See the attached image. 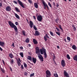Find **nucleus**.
Masks as SVG:
<instances>
[{"instance_id":"f257e3e1","label":"nucleus","mask_w":77,"mask_h":77,"mask_svg":"<svg viewBox=\"0 0 77 77\" xmlns=\"http://www.w3.org/2000/svg\"><path fill=\"white\" fill-rule=\"evenodd\" d=\"M35 53L36 54H39V56H38V58H39L41 62H43L44 61V57H42V56L40 54V50H39V48L38 47H36L35 48Z\"/></svg>"},{"instance_id":"f03ea898","label":"nucleus","mask_w":77,"mask_h":77,"mask_svg":"<svg viewBox=\"0 0 77 77\" xmlns=\"http://www.w3.org/2000/svg\"><path fill=\"white\" fill-rule=\"evenodd\" d=\"M8 24L11 27L14 29L15 32H17V33L18 32V28H17V26L14 25V23H12L11 21H9Z\"/></svg>"},{"instance_id":"7ed1b4c3","label":"nucleus","mask_w":77,"mask_h":77,"mask_svg":"<svg viewBox=\"0 0 77 77\" xmlns=\"http://www.w3.org/2000/svg\"><path fill=\"white\" fill-rule=\"evenodd\" d=\"M40 51L41 54H44V55L45 56L44 58L46 59L47 57V55L46 53V50L44 49L43 48H42V49L41 48L40 49Z\"/></svg>"},{"instance_id":"20e7f679","label":"nucleus","mask_w":77,"mask_h":77,"mask_svg":"<svg viewBox=\"0 0 77 77\" xmlns=\"http://www.w3.org/2000/svg\"><path fill=\"white\" fill-rule=\"evenodd\" d=\"M44 6V8L45 10H46V7L47 8L48 10H49V8L48 7V6L47 5V4L45 3V2H44V0H41Z\"/></svg>"},{"instance_id":"39448f33","label":"nucleus","mask_w":77,"mask_h":77,"mask_svg":"<svg viewBox=\"0 0 77 77\" xmlns=\"http://www.w3.org/2000/svg\"><path fill=\"white\" fill-rule=\"evenodd\" d=\"M46 77H50L51 75V72L49 70H47L46 71Z\"/></svg>"},{"instance_id":"423d86ee","label":"nucleus","mask_w":77,"mask_h":77,"mask_svg":"<svg viewBox=\"0 0 77 77\" xmlns=\"http://www.w3.org/2000/svg\"><path fill=\"white\" fill-rule=\"evenodd\" d=\"M17 2H18V4H19V5H20L21 6V7H22V8H25L24 6V5H23V2H21V1H20V0H18Z\"/></svg>"},{"instance_id":"0eeeda50","label":"nucleus","mask_w":77,"mask_h":77,"mask_svg":"<svg viewBox=\"0 0 77 77\" xmlns=\"http://www.w3.org/2000/svg\"><path fill=\"white\" fill-rule=\"evenodd\" d=\"M61 65H62L63 67H65V65H66V63H65V61L64 60H62L61 61Z\"/></svg>"},{"instance_id":"6e6552de","label":"nucleus","mask_w":77,"mask_h":77,"mask_svg":"<svg viewBox=\"0 0 77 77\" xmlns=\"http://www.w3.org/2000/svg\"><path fill=\"white\" fill-rule=\"evenodd\" d=\"M37 19L38 21H39V22H41V21H42V16L41 15L38 16L37 17Z\"/></svg>"},{"instance_id":"1a4fd4ad","label":"nucleus","mask_w":77,"mask_h":77,"mask_svg":"<svg viewBox=\"0 0 77 77\" xmlns=\"http://www.w3.org/2000/svg\"><path fill=\"white\" fill-rule=\"evenodd\" d=\"M34 36H39L40 35V33L38 31H36L35 33L34 34Z\"/></svg>"},{"instance_id":"9d476101","label":"nucleus","mask_w":77,"mask_h":77,"mask_svg":"<svg viewBox=\"0 0 77 77\" xmlns=\"http://www.w3.org/2000/svg\"><path fill=\"white\" fill-rule=\"evenodd\" d=\"M47 38L48 39L50 38V37H49V36H48V35H47V34H46L45 36H44V39L45 41L46 42L47 41V40H48Z\"/></svg>"},{"instance_id":"9b49d317","label":"nucleus","mask_w":77,"mask_h":77,"mask_svg":"<svg viewBox=\"0 0 77 77\" xmlns=\"http://www.w3.org/2000/svg\"><path fill=\"white\" fill-rule=\"evenodd\" d=\"M6 9L7 11H11V8L10 6H8L6 7Z\"/></svg>"},{"instance_id":"f8f14e48","label":"nucleus","mask_w":77,"mask_h":77,"mask_svg":"<svg viewBox=\"0 0 77 77\" xmlns=\"http://www.w3.org/2000/svg\"><path fill=\"white\" fill-rule=\"evenodd\" d=\"M29 27H30L31 28H32V27H33V23L32 21H29Z\"/></svg>"},{"instance_id":"ddd939ff","label":"nucleus","mask_w":77,"mask_h":77,"mask_svg":"<svg viewBox=\"0 0 77 77\" xmlns=\"http://www.w3.org/2000/svg\"><path fill=\"white\" fill-rule=\"evenodd\" d=\"M32 61L33 62L34 64L36 63V58L33 57L32 59Z\"/></svg>"},{"instance_id":"4468645a","label":"nucleus","mask_w":77,"mask_h":77,"mask_svg":"<svg viewBox=\"0 0 77 77\" xmlns=\"http://www.w3.org/2000/svg\"><path fill=\"white\" fill-rule=\"evenodd\" d=\"M5 42L0 41V45H1V46H2V47H4L5 46Z\"/></svg>"},{"instance_id":"2eb2a0df","label":"nucleus","mask_w":77,"mask_h":77,"mask_svg":"<svg viewBox=\"0 0 77 77\" xmlns=\"http://www.w3.org/2000/svg\"><path fill=\"white\" fill-rule=\"evenodd\" d=\"M33 42L34 44H38V41L35 39H33Z\"/></svg>"},{"instance_id":"dca6fc26","label":"nucleus","mask_w":77,"mask_h":77,"mask_svg":"<svg viewBox=\"0 0 77 77\" xmlns=\"http://www.w3.org/2000/svg\"><path fill=\"white\" fill-rule=\"evenodd\" d=\"M14 14L15 15V16L17 18V19H20V17H19V16H18L17 14L15 13H14Z\"/></svg>"},{"instance_id":"f3484780","label":"nucleus","mask_w":77,"mask_h":77,"mask_svg":"<svg viewBox=\"0 0 77 77\" xmlns=\"http://www.w3.org/2000/svg\"><path fill=\"white\" fill-rule=\"evenodd\" d=\"M27 59H28V60H30L31 61H32V57L31 56H28L27 57Z\"/></svg>"},{"instance_id":"a211bd4d","label":"nucleus","mask_w":77,"mask_h":77,"mask_svg":"<svg viewBox=\"0 0 77 77\" xmlns=\"http://www.w3.org/2000/svg\"><path fill=\"white\" fill-rule=\"evenodd\" d=\"M34 5V6L35 8H38V5L37 3H35Z\"/></svg>"},{"instance_id":"6ab92c4d","label":"nucleus","mask_w":77,"mask_h":77,"mask_svg":"<svg viewBox=\"0 0 77 77\" xmlns=\"http://www.w3.org/2000/svg\"><path fill=\"white\" fill-rule=\"evenodd\" d=\"M73 59L74 60H76V61H77V55H75V56L74 57Z\"/></svg>"},{"instance_id":"aec40b11","label":"nucleus","mask_w":77,"mask_h":77,"mask_svg":"<svg viewBox=\"0 0 77 77\" xmlns=\"http://www.w3.org/2000/svg\"><path fill=\"white\" fill-rule=\"evenodd\" d=\"M72 48H73V50H76V49H77V47H76L75 45H74L72 46Z\"/></svg>"},{"instance_id":"412c9836","label":"nucleus","mask_w":77,"mask_h":77,"mask_svg":"<svg viewBox=\"0 0 77 77\" xmlns=\"http://www.w3.org/2000/svg\"><path fill=\"white\" fill-rule=\"evenodd\" d=\"M17 63L18 66H21V63L20 62V61H19V60H17Z\"/></svg>"},{"instance_id":"4be33fe9","label":"nucleus","mask_w":77,"mask_h":77,"mask_svg":"<svg viewBox=\"0 0 77 77\" xmlns=\"http://www.w3.org/2000/svg\"><path fill=\"white\" fill-rule=\"evenodd\" d=\"M59 28L62 30V32H63V29L62 28V25H59Z\"/></svg>"},{"instance_id":"5701e85b","label":"nucleus","mask_w":77,"mask_h":77,"mask_svg":"<svg viewBox=\"0 0 77 77\" xmlns=\"http://www.w3.org/2000/svg\"><path fill=\"white\" fill-rule=\"evenodd\" d=\"M15 9L16 10L17 12H20V10H19V9L18 8L16 7L15 8Z\"/></svg>"},{"instance_id":"b1692460","label":"nucleus","mask_w":77,"mask_h":77,"mask_svg":"<svg viewBox=\"0 0 77 77\" xmlns=\"http://www.w3.org/2000/svg\"><path fill=\"white\" fill-rule=\"evenodd\" d=\"M9 57L11 58V59L13 58V55L12 54L10 53L9 54Z\"/></svg>"},{"instance_id":"393cba45","label":"nucleus","mask_w":77,"mask_h":77,"mask_svg":"<svg viewBox=\"0 0 77 77\" xmlns=\"http://www.w3.org/2000/svg\"><path fill=\"white\" fill-rule=\"evenodd\" d=\"M50 33L51 36H54V34H53V32L50 31Z\"/></svg>"},{"instance_id":"a878e982","label":"nucleus","mask_w":77,"mask_h":77,"mask_svg":"<svg viewBox=\"0 0 77 77\" xmlns=\"http://www.w3.org/2000/svg\"><path fill=\"white\" fill-rule=\"evenodd\" d=\"M20 55L22 57H24V55L23 54V52L20 53Z\"/></svg>"},{"instance_id":"bb28decb","label":"nucleus","mask_w":77,"mask_h":77,"mask_svg":"<svg viewBox=\"0 0 77 77\" xmlns=\"http://www.w3.org/2000/svg\"><path fill=\"white\" fill-rule=\"evenodd\" d=\"M22 33L24 36H26V32L24 31V30H23L22 32Z\"/></svg>"},{"instance_id":"cd10ccee","label":"nucleus","mask_w":77,"mask_h":77,"mask_svg":"<svg viewBox=\"0 0 77 77\" xmlns=\"http://www.w3.org/2000/svg\"><path fill=\"white\" fill-rule=\"evenodd\" d=\"M66 57L68 59V60H69V59H70V57H69V54H67Z\"/></svg>"},{"instance_id":"c85d7f7f","label":"nucleus","mask_w":77,"mask_h":77,"mask_svg":"<svg viewBox=\"0 0 77 77\" xmlns=\"http://www.w3.org/2000/svg\"><path fill=\"white\" fill-rule=\"evenodd\" d=\"M30 41V40L28 38L26 39V42H27V43H29Z\"/></svg>"},{"instance_id":"c756f323","label":"nucleus","mask_w":77,"mask_h":77,"mask_svg":"<svg viewBox=\"0 0 77 77\" xmlns=\"http://www.w3.org/2000/svg\"><path fill=\"white\" fill-rule=\"evenodd\" d=\"M1 70L2 72H3V73H5V70L2 69V68H1Z\"/></svg>"},{"instance_id":"7c9ffc66","label":"nucleus","mask_w":77,"mask_h":77,"mask_svg":"<svg viewBox=\"0 0 77 77\" xmlns=\"http://www.w3.org/2000/svg\"><path fill=\"white\" fill-rule=\"evenodd\" d=\"M33 28L34 29V30H38V29L36 28V26L35 25L33 26Z\"/></svg>"},{"instance_id":"2f4dec72","label":"nucleus","mask_w":77,"mask_h":77,"mask_svg":"<svg viewBox=\"0 0 77 77\" xmlns=\"http://www.w3.org/2000/svg\"><path fill=\"white\" fill-rule=\"evenodd\" d=\"M23 65L25 68H27V64L25 63H23Z\"/></svg>"},{"instance_id":"473e14b6","label":"nucleus","mask_w":77,"mask_h":77,"mask_svg":"<svg viewBox=\"0 0 77 77\" xmlns=\"http://www.w3.org/2000/svg\"><path fill=\"white\" fill-rule=\"evenodd\" d=\"M67 40H68V41H71V38H70V37L69 36L67 37Z\"/></svg>"},{"instance_id":"72a5a7b5","label":"nucleus","mask_w":77,"mask_h":77,"mask_svg":"<svg viewBox=\"0 0 77 77\" xmlns=\"http://www.w3.org/2000/svg\"><path fill=\"white\" fill-rule=\"evenodd\" d=\"M35 75V73H33L32 74H31L30 75V77H33L34 76V75Z\"/></svg>"},{"instance_id":"f704fd0d","label":"nucleus","mask_w":77,"mask_h":77,"mask_svg":"<svg viewBox=\"0 0 77 77\" xmlns=\"http://www.w3.org/2000/svg\"><path fill=\"white\" fill-rule=\"evenodd\" d=\"M58 20H59V19H56L55 20V22L56 23H57V24L58 23V22L57 21H58Z\"/></svg>"},{"instance_id":"c9c22d12","label":"nucleus","mask_w":77,"mask_h":77,"mask_svg":"<svg viewBox=\"0 0 77 77\" xmlns=\"http://www.w3.org/2000/svg\"><path fill=\"white\" fill-rule=\"evenodd\" d=\"M73 30L74 31H75V30H76V28H75V26H73Z\"/></svg>"},{"instance_id":"e433bc0d","label":"nucleus","mask_w":77,"mask_h":77,"mask_svg":"<svg viewBox=\"0 0 77 77\" xmlns=\"http://www.w3.org/2000/svg\"><path fill=\"white\" fill-rule=\"evenodd\" d=\"M56 33L58 35H59V36H60V33L57 32H56Z\"/></svg>"},{"instance_id":"4c0bfd02","label":"nucleus","mask_w":77,"mask_h":77,"mask_svg":"<svg viewBox=\"0 0 77 77\" xmlns=\"http://www.w3.org/2000/svg\"><path fill=\"white\" fill-rule=\"evenodd\" d=\"M48 5L50 7V8H51V5L50 4V3L49 2H48Z\"/></svg>"},{"instance_id":"58836bf2","label":"nucleus","mask_w":77,"mask_h":77,"mask_svg":"<svg viewBox=\"0 0 77 77\" xmlns=\"http://www.w3.org/2000/svg\"><path fill=\"white\" fill-rule=\"evenodd\" d=\"M54 76L56 77H58V75L56 74H54Z\"/></svg>"},{"instance_id":"ea45409f","label":"nucleus","mask_w":77,"mask_h":77,"mask_svg":"<svg viewBox=\"0 0 77 77\" xmlns=\"http://www.w3.org/2000/svg\"><path fill=\"white\" fill-rule=\"evenodd\" d=\"M21 68L22 69H24V66H23V64L21 65Z\"/></svg>"},{"instance_id":"a19ab883","label":"nucleus","mask_w":77,"mask_h":77,"mask_svg":"<svg viewBox=\"0 0 77 77\" xmlns=\"http://www.w3.org/2000/svg\"><path fill=\"white\" fill-rule=\"evenodd\" d=\"M11 63L12 64V63H14V60H12L11 61Z\"/></svg>"},{"instance_id":"79ce46f5","label":"nucleus","mask_w":77,"mask_h":77,"mask_svg":"<svg viewBox=\"0 0 77 77\" xmlns=\"http://www.w3.org/2000/svg\"><path fill=\"white\" fill-rule=\"evenodd\" d=\"M28 2L29 3H32V0H28Z\"/></svg>"},{"instance_id":"37998d69","label":"nucleus","mask_w":77,"mask_h":77,"mask_svg":"<svg viewBox=\"0 0 77 77\" xmlns=\"http://www.w3.org/2000/svg\"><path fill=\"white\" fill-rule=\"evenodd\" d=\"M13 2L15 4H16V5L18 4V3L16 1H14Z\"/></svg>"},{"instance_id":"c03bdc74","label":"nucleus","mask_w":77,"mask_h":77,"mask_svg":"<svg viewBox=\"0 0 77 77\" xmlns=\"http://www.w3.org/2000/svg\"><path fill=\"white\" fill-rule=\"evenodd\" d=\"M15 24L16 26H18V22H15Z\"/></svg>"},{"instance_id":"a18cd8bd","label":"nucleus","mask_w":77,"mask_h":77,"mask_svg":"<svg viewBox=\"0 0 77 77\" xmlns=\"http://www.w3.org/2000/svg\"><path fill=\"white\" fill-rule=\"evenodd\" d=\"M56 30H57V31H58V32H59L60 31V30H59V29H58V28L56 27Z\"/></svg>"},{"instance_id":"49530a36","label":"nucleus","mask_w":77,"mask_h":77,"mask_svg":"<svg viewBox=\"0 0 77 77\" xmlns=\"http://www.w3.org/2000/svg\"><path fill=\"white\" fill-rule=\"evenodd\" d=\"M20 49H21V50H23V47L22 46H21L20 47Z\"/></svg>"},{"instance_id":"de8ad7c7","label":"nucleus","mask_w":77,"mask_h":77,"mask_svg":"<svg viewBox=\"0 0 77 77\" xmlns=\"http://www.w3.org/2000/svg\"><path fill=\"white\" fill-rule=\"evenodd\" d=\"M0 50H1V51H3V49L0 47Z\"/></svg>"},{"instance_id":"09e8293b","label":"nucleus","mask_w":77,"mask_h":77,"mask_svg":"<svg viewBox=\"0 0 77 77\" xmlns=\"http://www.w3.org/2000/svg\"><path fill=\"white\" fill-rule=\"evenodd\" d=\"M2 62L4 65H5V61L3 60H2Z\"/></svg>"},{"instance_id":"8fccbe9b","label":"nucleus","mask_w":77,"mask_h":77,"mask_svg":"<svg viewBox=\"0 0 77 77\" xmlns=\"http://www.w3.org/2000/svg\"><path fill=\"white\" fill-rule=\"evenodd\" d=\"M33 17L34 20H36V17H35V16H33Z\"/></svg>"},{"instance_id":"3c124183","label":"nucleus","mask_w":77,"mask_h":77,"mask_svg":"<svg viewBox=\"0 0 77 77\" xmlns=\"http://www.w3.org/2000/svg\"><path fill=\"white\" fill-rule=\"evenodd\" d=\"M2 3H0V7H2Z\"/></svg>"},{"instance_id":"603ef678","label":"nucleus","mask_w":77,"mask_h":77,"mask_svg":"<svg viewBox=\"0 0 77 77\" xmlns=\"http://www.w3.org/2000/svg\"><path fill=\"white\" fill-rule=\"evenodd\" d=\"M53 5H54V6H56V5H55V2H54L53 3Z\"/></svg>"},{"instance_id":"864d4df0","label":"nucleus","mask_w":77,"mask_h":77,"mask_svg":"<svg viewBox=\"0 0 77 77\" xmlns=\"http://www.w3.org/2000/svg\"><path fill=\"white\" fill-rule=\"evenodd\" d=\"M18 60H19V62H21V60H20V58L18 59Z\"/></svg>"},{"instance_id":"5fc2aeb1","label":"nucleus","mask_w":77,"mask_h":77,"mask_svg":"<svg viewBox=\"0 0 77 77\" xmlns=\"http://www.w3.org/2000/svg\"><path fill=\"white\" fill-rule=\"evenodd\" d=\"M12 46H13L14 47H15V46H14V43H13V44H12Z\"/></svg>"},{"instance_id":"6e6d98bb","label":"nucleus","mask_w":77,"mask_h":77,"mask_svg":"<svg viewBox=\"0 0 77 77\" xmlns=\"http://www.w3.org/2000/svg\"><path fill=\"white\" fill-rule=\"evenodd\" d=\"M10 69L11 70V71H12V68H11V67H10Z\"/></svg>"},{"instance_id":"4d7b16f0","label":"nucleus","mask_w":77,"mask_h":77,"mask_svg":"<svg viewBox=\"0 0 77 77\" xmlns=\"http://www.w3.org/2000/svg\"><path fill=\"white\" fill-rule=\"evenodd\" d=\"M56 6H57V7H59V4H57Z\"/></svg>"},{"instance_id":"13d9d810","label":"nucleus","mask_w":77,"mask_h":77,"mask_svg":"<svg viewBox=\"0 0 77 77\" xmlns=\"http://www.w3.org/2000/svg\"><path fill=\"white\" fill-rule=\"evenodd\" d=\"M57 48H58V49H59V48H60L59 47V46H57Z\"/></svg>"},{"instance_id":"bf43d9fd","label":"nucleus","mask_w":77,"mask_h":77,"mask_svg":"<svg viewBox=\"0 0 77 77\" xmlns=\"http://www.w3.org/2000/svg\"><path fill=\"white\" fill-rule=\"evenodd\" d=\"M64 40L65 41V42H66L67 41H66V38H65L64 39Z\"/></svg>"},{"instance_id":"052dcab7","label":"nucleus","mask_w":77,"mask_h":77,"mask_svg":"<svg viewBox=\"0 0 77 77\" xmlns=\"http://www.w3.org/2000/svg\"><path fill=\"white\" fill-rule=\"evenodd\" d=\"M30 46H31V45H30V44H29V47H30Z\"/></svg>"},{"instance_id":"680f3d73","label":"nucleus","mask_w":77,"mask_h":77,"mask_svg":"<svg viewBox=\"0 0 77 77\" xmlns=\"http://www.w3.org/2000/svg\"><path fill=\"white\" fill-rule=\"evenodd\" d=\"M28 54H29V55H31V54H30V52H28Z\"/></svg>"},{"instance_id":"e2e57ef3","label":"nucleus","mask_w":77,"mask_h":77,"mask_svg":"<svg viewBox=\"0 0 77 77\" xmlns=\"http://www.w3.org/2000/svg\"><path fill=\"white\" fill-rule=\"evenodd\" d=\"M54 63H55V64H56V61H54Z\"/></svg>"},{"instance_id":"0e129e2a","label":"nucleus","mask_w":77,"mask_h":77,"mask_svg":"<svg viewBox=\"0 0 77 77\" xmlns=\"http://www.w3.org/2000/svg\"><path fill=\"white\" fill-rule=\"evenodd\" d=\"M65 2H66V0H64Z\"/></svg>"},{"instance_id":"69168bd1","label":"nucleus","mask_w":77,"mask_h":77,"mask_svg":"<svg viewBox=\"0 0 77 77\" xmlns=\"http://www.w3.org/2000/svg\"><path fill=\"white\" fill-rule=\"evenodd\" d=\"M69 2H71V0H69Z\"/></svg>"},{"instance_id":"338daca9","label":"nucleus","mask_w":77,"mask_h":77,"mask_svg":"<svg viewBox=\"0 0 77 77\" xmlns=\"http://www.w3.org/2000/svg\"><path fill=\"white\" fill-rule=\"evenodd\" d=\"M32 65H33V64L32 63Z\"/></svg>"},{"instance_id":"774afa93","label":"nucleus","mask_w":77,"mask_h":77,"mask_svg":"<svg viewBox=\"0 0 77 77\" xmlns=\"http://www.w3.org/2000/svg\"><path fill=\"white\" fill-rule=\"evenodd\" d=\"M6 77H8V76L7 75V76H6Z\"/></svg>"}]
</instances>
